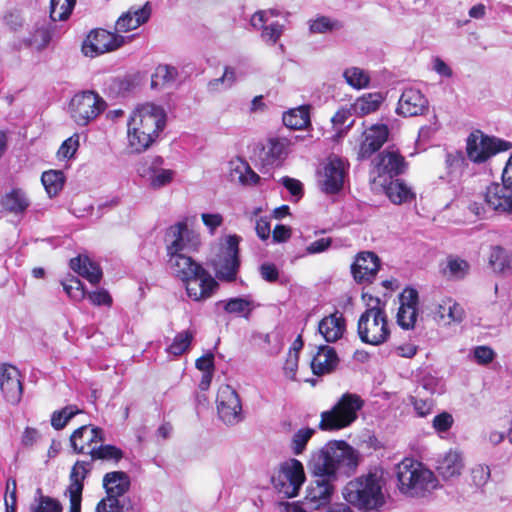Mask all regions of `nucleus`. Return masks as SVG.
<instances>
[{
  "label": "nucleus",
  "mask_w": 512,
  "mask_h": 512,
  "mask_svg": "<svg viewBox=\"0 0 512 512\" xmlns=\"http://www.w3.org/2000/svg\"><path fill=\"white\" fill-rule=\"evenodd\" d=\"M406 163L404 157L397 150L386 149L373 160V169L379 177L392 178L404 172Z\"/></svg>",
  "instance_id": "obj_20"
},
{
  "label": "nucleus",
  "mask_w": 512,
  "mask_h": 512,
  "mask_svg": "<svg viewBox=\"0 0 512 512\" xmlns=\"http://www.w3.org/2000/svg\"><path fill=\"white\" fill-rule=\"evenodd\" d=\"M106 108V102L94 91H83L73 96L69 104L71 118L79 126H86Z\"/></svg>",
  "instance_id": "obj_9"
},
{
  "label": "nucleus",
  "mask_w": 512,
  "mask_h": 512,
  "mask_svg": "<svg viewBox=\"0 0 512 512\" xmlns=\"http://www.w3.org/2000/svg\"><path fill=\"white\" fill-rule=\"evenodd\" d=\"M236 82V71L233 67L226 66L224 73L220 78L214 79L209 82L211 90H219V85H223L225 89L232 87Z\"/></svg>",
  "instance_id": "obj_54"
},
{
  "label": "nucleus",
  "mask_w": 512,
  "mask_h": 512,
  "mask_svg": "<svg viewBox=\"0 0 512 512\" xmlns=\"http://www.w3.org/2000/svg\"><path fill=\"white\" fill-rule=\"evenodd\" d=\"M397 488L409 497H422L438 486V480L433 472L420 462L405 458L395 467Z\"/></svg>",
  "instance_id": "obj_4"
},
{
  "label": "nucleus",
  "mask_w": 512,
  "mask_h": 512,
  "mask_svg": "<svg viewBox=\"0 0 512 512\" xmlns=\"http://www.w3.org/2000/svg\"><path fill=\"white\" fill-rule=\"evenodd\" d=\"M76 0H51L50 17L53 21H64L71 15Z\"/></svg>",
  "instance_id": "obj_47"
},
{
  "label": "nucleus",
  "mask_w": 512,
  "mask_h": 512,
  "mask_svg": "<svg viewBox=\"0 0 512 512\" xmlns=\"http://www.w3.org/2000/svg\"><path fill=\"white\" fill-rule=\"evenodd\" d=\"M127 503H130L129 498L116 499L106 496L98 502L95 512H128L132 506H127Z\"/></svg>",
  "instance_id": "obj_49"
},
{
  "label": "nucleus",
  "mask_w": 512,
  "mask_h": 512,
  "mask_svg": "<svg viewBox=\"0 0 512 512\" xmlns=\"http://www.w3.org/2000/svg\"><path fill=\"white\" fill-rule=\"evenodd\" d=\"M471 476L473 483L476 486L481 487L488 481L490 477V470L488 466L478 465L472 469Z\"/></svg>",
  "instance_id": "obj_63"
},
{
  "label": "nucleus",
  "mask_w": 512,
  "mask_h": 512,
  "mask_svg": "<svg viewBox=\"0 0 512 512\" xmlns=\"http://www.w3.org/2000/svg\"><path fill=\"white\" fill-rule=\"evenodd\" d=\"M274 489L284 497L297 496L305 481L302 463L297 459H290L282 463L277 473L271 479Z\"/></svg>",
  "instance_id": "obj_10"
},
{
  "label": "nucleus",
  "mask_w": 512,
  "mask_h": 512,
  "mask_svg": "<svg viewBox=\"0 0 512 512\" xmlns=\"http://www.w3.org/2000/svg\"><path fill=\"white\" fill-rule=\"evenodd\" d=\"M280 12L276 9L259 10L255 12L251 19L250 24L252 27L263 26L265 21H270L272 17L279 16Z\"/></svg>",
  "instance_id": "obj_61"
},
{
  "label": "nucleus",
  "mask_w": 512,
  "mask_h": 512,
  "mask_svg": "<svg viewBox=\"0 0 512 512\" xmlns=\"http://www.w3.org/2000/svg\"><path fill=\"white\" fill-rule=\"evenodd\" d=\"M389 129L385 124H373L364 130L358 147V159L370 158L387 141Z\"/></svg>",
  "instance_id": "obj_17"
},
{
  "label": "nucleus",
  "mask_w": 512,
  "mask_h": 512,
  "mask_svg": "<svg viewBox=\"0 0 512 512\" xmlns=\"http://www.w3.org/2000/svg\"><path fill=\"white\" fill-rule=\"evenodd\" d=\"M331 244H332V239L329 237L317 239L316 241L310 243L306 247L305 254L306 255H314V254H319V253L325 252L326 250H328L330 248Z\"/></svg>",
  "instance_id": "obj_62"
},
{
  "label": "nucleus",
  "mask_w": 512,
  "mask_h": 512,
  "mask_svg": "<svg viewBox=\"0 0 512 512\" xmlns=\"http://www.w3.org/2000/svg\"><path fill=\"white\" fill-rule=\"evenodd\" d=\"M453 416L448 412H442L433 418L432 426L439 432H447L453 425Z\"/></svg>",
  "instance_id": "obj_59"
},
{
  "label": "nucleus",
  "mask_w": 512,
  "mask_h": 512,
  "mask_svg": "<svg viewBox=\"0 0 512 512\" xmlns=\"http://www.w3.org/2000/svg\"><path fill=\"white\" fill-rule=\"evenodd\" d=\"M382 100L379 93H368L359 97L352 108L357 115H367L378 110Z\"/></svg>",
  "instance_id": "obj_41"
},
{
  "label": "nucleus",
  "mask_w": 512,
  "mask_h": 512,
  "mask_svg": "<svg viewBox=\"0 0 512 512\" xmlns=\"http://www.w3.org/2000/svg\"><path fill=\"white\" fill-rule=\"evenodd\" d=\"M103 442V430L91 425L77 428L70 436V445L76 454H88L94 445Z\"/></svg>",
  "instance_id": "obj_22"
},
{
  "label": "nucleus",
  "mask_w": 512,
  "mask_h": 512,
  "mask_svg": "<svg viewBox=\"0 0 512 512\" xmlns=\"http://www.w3.org/2000/svg\"><path fill=\"white\" fill-rule=\"evenodd\" d=\"M464 467L460 452L450 450L438 460L437 471L440 476L448 480L461 474Z\"/></svg>",
  "instance_id": "obj_29"
},
{
  "label": "nucleus",
  "mask_w": 512,
  "mask_h": 512,
  "mask_svg": "<svg viewBox=\"0 0 512 512\" xmlns=\"http://www.w3.org/2000/svg\"><path fill=\"white\" fill-rule=\"evenodd\" d=\"M281 183L295 201H298L303 196V185L299 180L285 176L281 178Z\"/></svg>",
  "instance_id": "obj_60"
},
{
  "label": "nucleus",
  "mask_w": 512,
  "mask_h": 512,
  "mask_svg": "<svg viewBox=\"0 0 512 512\" xmlns=\"http://www.w3.org/2000/svg\"><path fill=\"white\" fill-rule=\"evenodd\" d=\"M166 124V113L161 106L145 103L138 106L128 121V143L137 153L148 149Z\"/></svg>",
  "instance_id": "obj_2"
},
{
  "label": "nucleus",
  "mask_w": 512,
  "mask_h": 512,
  "mask_svg": "<svg viewBox=\"0 0 512 512\" xmlns=\"http://www.w3.org/2000/svg\"><path fill=\"white\" fill-rule=\"evenodd\" d=\"M37 497L31 506V512H62L63 507L59 500L41 493V489H37Z\"/></svg>",
  "instance_id": "obj_44"
},
{
  "label": "nucleus",
  "mask_w": 512,
  "mask_h": 512,
  "mask_svg": "<svg viewBox=\"0 0 512 512\" xmlns=\"http://www.w3.org/2000/svg\"><path fill=\"white\" fill-rule=\"evenodd\" d=\"M79 147V135L74 134L66 139L60 146L57 155L62 159H71Z\"/></svg>",
  "instance_id": "obj_55"
},
{
  "label": "nucleus",
  "mask_w": 512,
  "mask_h": 512,
  "mask_svg": "<svg viewBox=\"0 0 512 512\" xmlns=\"http://www.w3.org/2000/svg\"><path fill=\"white\" fill-rule=\"evenodd\" d=\"M150 15L151 7L149 2L137 9L131 8L118 18L115 24V30L117 34L134 30L147 22Z\"/></svg>",
  "instance_id": "obj_25"
},
{
  "label": "nucleus",
  "mask_w": 512,
  "mask_h": 512,
  "mask_svg": "<svg viewBox=\"0 0 512 512\" xmlns=\"http://www.w3.org/2000/svg\"><path fill=\"white\" fill-rule=\"evenodd\" d=\"M31 202L25 191L19 188H14L7 192L1 199L2 207L15 215L23 214Z\"/></svg>",
  "instance_id": "obj_32"
},
{
  "label": "nucleus",
  "mask_w": 512,
  "mask_h": 512,
  "mask_svg": "<svg viewBox=\"0 0 512 512\" xmlns=\"http://www.w3.org/2000/svg\"><path fill=\"white\" fill-rule=\"evenodd\" d=\"M123 457V452L121 449L117 448L114 445L102 444L100 442L97 445H94L92 449H90V460L93 464L96 460L102 461H116L118 462Z\"/></svg>",
  "instance_id": "obj_40"
},
{
  "label": "nucleus",
  "mask_w": 512,
  "mask_h": 512,
  "mask_svg": "<svg viewBox=\"0 0 512 512\" xmlns=\"http://www.w3.org/2000/svg\"><path fill=\"white\" fill-rule=\"evenodd\" d=\"M315 430L312 428H301L296 431L291 438L290 448L295 455H300L306 449V445L311 437L314 435Z\"/></svg>",
  "instance_id": "obj_52"
},
{
  "label": "nucleus",
  "mask_w": 512,
  "mask_h": 512,
  "mask_svg": "<svg viewBox=\"0 0 512 512\" xmlns=\"http://www.w3.org/2000/svg\"><path fill=\"white\" fill-rule=\"evenodd\" d=\"M165 241L167 255L195 251L201 243L200 235L188 227L186 220L171 225L167 229Z\"/></svg>",
  "instance_id": "obj_12"
},
{
  "label": "nucleus",
  "mask_w": 512,
  "mask_h": 512,
  "mask_svg": "<svg viewBox=\"0 0 512 512\" xmlns=\"http://www.w3.org/2000/svg\"><path fill=\"white\" fill-rule=\"evenodd\" d=\"M70 267L91 284H97L102 278V270L99 265L88 257L78 256L70 260Z\"/></svg>",
  "instance_id": "obj_31"
},
{
  "label": "nucleus",
  "mask_w": 512,
  "mask_h": 512,
  "mask_svg": "<svg viewBox=\"0 0 512 512\" xmlns=\"http://www.w3.org/2000/svg\"><path fill=\"white\" fill-rule=\"evenodd\" d=\"M386 195L394 204L409 202L415 197L411 188L398 179L390 182L386 187Z\"/></svg>",
  "instance_id": "obj_39"
},
{
  "label": "nucleus",
  "mask_w": 512,
  "mask_h": 512,
  "mask_svg": "<svg viewBox=\"0 0 512 512\" xmlns=\"http://www.w3.org/2000/svg\"><path fill=\"white\" fill-rule=\"evenodd\" d=\"M218 305H223V308L227 313L249 314L252 310V301L242 297L223 300L218 302Z\"/></svg>",
  "instance_id": "obj_51"
},
{
  "label": "nucleus",
  "mask_w": 512,
  "mask_h": 512,
  "mask_svg": "<svg viewBox=\"0 0 512 512\" xmlns=\"http://www.w3.org/2000/svg\"><path fill=\"white\" fill-rule=\"evenodd\" d=\"M178 75L176 67L168 64H159L152 74L151 86L152 88L171 87L176 83Z\"/></svg>",
  "instance_id": "obj_34"
},
{
  "label": "nucleus",
  "mask_w": 512,
  "mask_h": 512,
  "mask_svg": "<svg viewBox=\"0 0 512 512\" xmlns=\"http://www.w3.org/2000/svg\"><path fill=\"white\" fill-rule=\"evenodd\" d=\"M339 362L338 354H314L310 366L315 375L321 376L334 371Z\"/></svg>",
  "instance_id": "obj_36"
},
{
  "label": "nucleus",
  "mask_w": 512,
  "mask_h": 512,
  "mask_svg": "<svg viewBox=\"0 0 512 512\" xmlns=\"http://www.w3.org/2000/svg\"><path fill=\"white\" fill-rule=\"evenodd\" d=\"M362 406L363 401L358 395L344 394L330 410L321 413L319 428L332 431L351 425L357 419V412Z\"/></svg>",
  "instance_id": "obj_6"
},
{
  "label": "nucleus",
  "mask_w": 512,
  "mask_h": 512,
  "mask_svg": "<svg viewBox=\"0 0 512 512\" xmlns=\"http://www.w3.org/2000/svg\"><path fill=\"white\" fill-rule=\"evenodd\" d=\"M510 263L511 257L504 248L501 246H494L491 248L489 264L495 272H504L507 268L510 267Z\"/></svg>",
  "instance_id": "obj_45"
},
{
  "label": "nucleus",
  "mask_w": 512,
  "mask_h": 512,
  "mask_svg": "<svg viewBox=\"0 0 512 512\" xmlns=\"http://www.w3.org/2000/svg\"><path fill=\"white\" fill-rule=\"evenodd\" d=\"M241 237L228 235L220 244L219 251L212 259L211 264L217 279L224 282H233L237 278L240 267L239 243Z\"/></svg>",
  "instance_id": "obj_7"
},
{
  "label": "nucleus",
  "mask_w": 512,
  "mask_h": 512,
  "mask_svg": "<svg viewBox=\"0 0 512 512\" xmlns=\"http://www.w3.org/2000/svg\"><path fill=\"white\" fill-rule=\"evenodd\" d=\"M289 153V141L286 138H272L267 144V160L272 165H279Z\"/></svg>",
  "instance_id": "obj_37"
},
{
  "label": "nucleus",
  "mask_w": 512,
  "mask_h": 512,
  "mask_svg": "<svg viewBox=\"0 0 512 512\" xmlns=\"http://www.w3.org/2000/svg\"><path fill=\"white\" fill-rule=\"evenodd\" d=\"M502 181V185L492 183L487 187L485 202L492 210L512 213V155L504 167Z\"/></svg>",
  "instance_id": "obj_11"
},
{
  "label": "nucleus",
  "mask_w": 512,
  "mask_h": 512,
  "mask_svg": "<svg viewBox=\"0 0 512 512\" xmlns=\"http://www.w3.org/2000/svg\"><path fill=\"white\" fill-rule=\"evenodd\" d=\"M347 173L346 163L338 157H329L319 172V186L326 194L339 192L344 185Z\"/></svg>",
  "instance_id": "obj_15"
},
{
  "label": "nucleus",
  "mask_w": 512,
  "mask_h": 512,
  "mask_svg": "<svg viewBox=\"0 0 512 512\" xmlns=\"http://www.w3.org/2000/svg\"><path fill=\"white\" fill-rule=\"evenodd\" d=\"M253 28L256 30H262L261 38L263 41L271 45L277 43L284 31V25L277 21H265L263 26Z\"/></svg>",
  "instance_id": "obj_50"
},
{
  "label": "nucleus",
  "mask_w": 512,
  "mask_h": 512,
  "mask_svg": "<svg viewBox=\"0 0 512 512\" xmlns=\"http://www.w3.org/2000/svg\"><path fill=\"white\" fill-rule=\"evenodd\" d=\"M434 319L443 325L461 322L464 317L463 308L451 299L444 300L433 312Z\"/></svg>",
  "instance_id": "obj_30"
},
{
  "label": "nucleus",
  "mask_w": 512,
  "mask_h": 512,
  "mask_svg": "<svg viewBox=\"0 0 512 512\" xmlns=\"http://www.w3.org/2000/svg\"><path fill=\"white\" fill-rule=\"evenodd\" d=\"M130 485V478L123 471L109 472L103 477V487L107 497L121 499L129 491Z\"/></svg>",
  "instance_id": "obj_27"
},
{
  "label": "nucleus",
  "mask_w": 512,
  "mask_h": 512,
  "mask_svg": "<svg viewBox=\"0 0 512 512\" xmlns=\"http://www.w3.org/2000/svg\"><path fill=\"white\" fill-rule=\"evenodd\" d=\"M283 123L286 127L293 130L305 129L310 124L309 109L307 106H301L289 110L283 114Z\"/></svg>",
  "instance_id": "obj_35"
},
{
  "label": "nucleus",
  "mask_w": 512,
  "mask_h": 512,
  "mask_svg": "<svg viewBox=\"0 0 512 512\" xmlns=\"http://www.w3.org/2000/svg\"><path fill=\"white\" fill-rule=\"evenodd\" d=\"M183 282L188 297L194 301L210 298L218 288L217 281L205 269L195 276L188 277Z\"/></svg>",
  "instance_id": "obj_19"
},
{
  "label": "nucleus",
  "mask_w": 512,
  "mask_h": 512,
  "mask_svg": "<svg viewBox=\"0 0 512 512\" xmlns=\"http://www.w3.org/2000/svg\"><path fill=\"white\" fill-rule=\"evenodd\" d=\"M383 485V471L374 469L349 481L343 489V497L360 510H374L384 504Z\"/></svg>",
  "instance_id": "obj_3"
},
{
  "label": "nucleus",
  "mask_w": 512,
  "mask_h": 512,
  "mask_svg": "<svg viewBox=\"0 0 512 512\" xmlns=\"http://www.w3.org/2000/svg\"><path fill=\"white\" fill-rule=\"evenodd\" d=\"M91 469V461L77 460L71 469L69 475L70 484L66 489V493L82 494L84 488L83 482Z\"/></svg>",
  "instance_id": "obj_33"
},
{
  "label": "nucleus",
  "mask_w": 512,
  "mask_h": 512,
  "mask_svg": "<svg viewBox=\"0 0 512 512\" xmlns=\"http://www.w3.org/2000/svg\"><path fill=\"white\" fill-rule=\"evenodd\" d=\"M362 298L366 301V310L358 320L359 337L362 342L370 345L382 344L390 335L386 304L367 293H363Z\"/></svg>",
  "instance_id": "obj_5"
},
{
  "label": "nucleus",
  "mask_w": 512,
  "mask_h": 512,
  "mask_svg": "<svg viewBox=\"0 0 512 512\" xmlns=\"http://www.w3.org/2000/svg\"><path fill=\"white\" fill-rule=\"evenodd\" d=\"M470 270L469 263L459 257L449 256L447 258L444 274L453 280H461L468 275Z\"/></svg>",
  "instance_id": "obj_42"
},
{
  "label": "nucleus",
  "mask_w": 512,
  "mask_h": 512,
  "mask_svg": "<svg viewBox=\"0 0 512 512\" xmlns=\"http://www.w3.org/2000/svg\"><path fill=\"white\" fill-rule=\"evenodd\" d=\"M42 184L49 196L57 195L63 188L65 176L60 170H49L42 174Z\"/></svg>",
  "instance_id": "obj_43"
},
{
  "label": "nucleus",
  "mask_w": 512,
  "mask_h": 512,
  "mask_svg": "<svg viewBox=\"0 0 512 512\" xmlns=\"http://www.w3.org/2000/svg\"><path fill=\"white\" fill-rule=\"evenodd\" d=\"M399 308L396 315L397 324L405 330L415 327L419 315L418 291L412 287H406L398 296Z\"/></svg>",
  "instance_id": "obj_16"
},
{
  "label": "nucleus",
  "mask_w": 512,
  "mask_h": 512,
  "mask_svg": "<svg viewBox=\"0 0 512 512\" xmlns=\"http://www.w3.org/2000/svg\"><path fill=\"white\" fill-rule=\"evenodd\" d=\"M0 389L8 402L17 404L20 401L22 383L18 368L9 364L0 367Z\"/></svg>",
  "instance_id": "obj_23"
},
{
  "label": "nucleus",
  "mask_w": 512,
  "mask_h": 512,
  "mask_svg": "<svg viewBox=\"0 0 512 512\" xmlns=\"http://www.w3.org/2000/svg\"><path fill=\"white\" fill-rule=\"evenodd\" d=\"M51 33L47 28H38L30 39V44L34 45L37 50H42L48 46L51 41Z\"/></svg>",
  "instance_id": "obj_58"
},
{
  "label": "nucleus",
  "mask_w": 512,
  "mask_h": 512,
  "mask_svg": "<svg viewBox=\"0 0 512 512\" xmlns=\"http://www.w3.org/2000/svg\"><path fill=\"white\" fill-rule=\"evenodd\" d=\"M309 31L312 34H325L338 31L343 28V23L335 18L318 15L309 20Z\"/></svg>",
  "instance_id": "obj_38"
},
{
  "label": "nucleus",
  "mask_w": 512,
  "mask_h": 512,
  "mask_svg": "<svg viewBox=\"0 0 512 512\" xmlns=\"http://www.w3.org/2000/svg\"><path fill=\"white\" fill-rule=\"evenodd\" d=\"M343 76L346 82L355 89L366 88L370 82L369 73L358 67L347 68L344 71Z\"/></svg>",
  "instance_id": "obj_46"
},
{
  "label": "nucleus",
  "mask_w": 512,
  "mask_h": 512,
  "mask_svg": "<svg viewBox=\"0 0 512 512\" xmlns=\"http://www.w3.org/2000/svg\"><path fill=\"white\" fill-rule=\"evenodd\" d=\"M421 390L422 394H441L443 389V384L434 377H424L420 383V385L417 387L416 391Z\"/></svg>",
  "instance_id": "obj_57"
},
{
  "label": "nucleus",
  "mask_w": 512,
  "mask_h": 512,
  "mask_svg": "<svg viewBox=\"0 0 512 512\" xmlns=\"http://www.w3.org/2000/svg\"><path fill=\"white\" fill-rule=\"evenodd\" d=\"M429 109V102L418 89H405L398 101L397 113L405 117H414L425 114Z\"/></svg>",
  "instance_id": "obj_21"
},
{
  "label": "nucleus",
  "mask_w": 512,
  "mask_h": 512,
  "mask_svg": "<svg viewBox=\"0 0 512 512\" xmlns=\"http://www.w3.org/2000/svg\"><path fill=\"white\" fill-rule=\"evenodd\" d=\"M163 158L160 156L154 157L148 167V182L152 189H160L169 185L174 177L175 171L171 169H165L162 167Z\"/></svg>",
  "instance_id": "obj_28"
},
{
  "label": "nucleus",
  "mask_w": 512,
  "mask_h": 512,
  "mask_svg": "<svg viewBox=\"0 0 512 512\" xmlns=\"http://www.w3.org/2000/svg\"><path fill=\"white\" fill-rule=\"evenodd\" d=\"M81 410L75 405H68L64 408L54 411L51 415V425L56 430L63 429L67 423Z\"/></svg>",
  "instance_id": "obj_48"
},
{
  "label": "nucleus",
  "mask_w": 512,
  "mask_h": 512,
  "mask_svg": "<svg viewBox=\"0 0 512 512\" xmlns=\"http://www.w3.org/2000/svg\"><path fill=\"white\" fill-rule=\"evenodd\" d=\"M318 332L327 343H335L344 338L346 333V319L336 310L325 316L318 324Z\"/></svg>",
  "instance_id": "obj_24"
},
{
  "label": "nucleus",
  "mask_w": 512,
  "mask_h": 512,
  "mask_svg": "<svg viewBox=\"0 0 512 512\" xmlns=\"http://www.w3.org/2000/svg\"><path fill=\"white\" fill-rule=\"evenodd\" d=\"M167 257L169 268L182 281L188 279V277L197 275L198 272H201V270L204 269L191 257L187 256L186 253L168 254Z\"/></svg>",
  "instance_id": "obj_26"
},
{
  "label": "nucleus",
  "mask_w": 512,
  "mask_h": 512,
  "mask_svg": "<svg viewBox=\"0 0 512 512\" xmlns=\"http://www.w3.org/2000/svg\"><path fill=\"white\" fill-rule=\"evenodd\" d=\"M409 400L413 405L415 412L420 417H425L433 411L434 400L426 397L425 394H422L421 390L416 391V395L410 396Z\"/></svg>",
  "instance_id": "obj_53"
},
{
  "label": "nucleus",
  "mask_w": 512,
  "mask_h": 512,
  "mask_svg": "<svg viewBox=\"0 0 512 512\" xmlns=\"http://www.w3.org/2000/svg\"><path fill=\"white\" fill-rule=\"evenodd\" d=\"M259 272L263 280L269 283L276 282L279 278V271L273 263H263L259 267Z\"/></svg>",
  "instance_id": "obj_64"
},
{
  "label": "nucleus",
  "mask_w": 512,
  "mask_h": 512,
  "mask_svg": "<svg viewBox=\"0 0 512 512\" xmlns=\"http://www.w3.org/2000/svg\"><path fill=\"white\" fill-rule=\"evenodd\" d=\"M511 148L512 143L488 136L479 130L470 133L466 139L467 158L474 164H483L496 154Z\"/></svg>",
  "instance_id": "obj_8"
},
{
  "label": "nucleus",
  "mask_w": 512,
  "mask_h": 512,
  "mask_svg": "<svg viewBox=\"0 0 512 512\" xmlns=\"http://www.w3.org/2000/svg\"><path fill=\"white\" fill-rule=\"evenodd\" d=\"M217 412L220 419L228 425L242 421V406L237 392L229 385H223L217 393Z\"/></svg>",
  "instance_id": "obj_14"
},
{
  "label": "nucleus",
  "mask_w": 512,
  "mask_h": 512,
  "mask_svg": "<svg viewBox=\"0 0 512 512\" xmlns=\"http://www.w3.org/2000/svg\"><path fill=\"white\" fill-rule=\"evenodd\" d=\"M359 465V453L345 441H329L312 454L309 468L316 478L307 487L303 502L310 510L327 506L334 491V482L349 477Z\"/></svg>",
  "instance_id": "obj_1"
},
{
  "label": "nucleus",
  "mask_w": 512,
  "mask_h": 512,
  "mask_svg": "<svg viewBox=\"0 0 512 512\" xmlns=\"http://www.w3.org/2000/svg\"><path fill=\"white\" fill-rule=\"evenodd\" d=\"M380 268V259L371 251H363L357 254L351 265V273L359 284L371 283Z\"/></svg>",
  "instance_id": "obj_18"
},
{
  "label": "nucleus",
  "mask_w": 512,
  "mask_h": 512,
  "mask_svg": "<svg viewBox=\"0 0 512 512\" xmlns=\"http://www.w3.org/2000/svg\"><path fill=\"white\" fill-rule=\"evenodd\" d=\"M130 40L131 37H125L105 29H94L83 41L82 52L85 56L96 57L114 51Z\"/></svg>",
  "instance_id": "obj_13"
},
{
  "label": "nucleus",
  "mask_w": 512,
  "mask_h": 512,
  "mask_svg": "<svg viewBox=\"0 0 512 512\" xmlns=\"http://www.w3.org/2000/svg\"><path fill=\"white\" fill-rule=\"evenodd\" d=\"M193 335L189 331H182L177 334L167 352H186L191 344Z\"/></svg>",
  "instance_id": "obj_56"
}]
</instances>
